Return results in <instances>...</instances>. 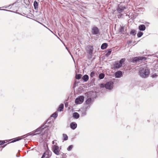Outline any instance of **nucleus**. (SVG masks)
<instances>
[{
    "instance_id": "nucleus-6",
    "label": "nucleus",
    "mask_w": 158,
    "mask_h": 158,
    "mask_svg": "<svg viewBox=\"0 0 158 158\" xmlns=\"http://www.w3.org/2000/svg\"><path fill=\"white\" fill-rule=\"evenodd\" d=\"M92 33L93 35H96L99 33V30L96 27H93L92 28Z\"/></svg>"
},
{
    "instance_id": "nucleus-28",
    "label": "nucleus",
    "mask_w": 158,
    "mask_h": 158,
    "mask_svg": "<svg viewBox=\"0 0 158 158\" xmlns=\"http://www.w3.org/2000/svg\"><path fill=\"white\" fill-rule=\"evenodd\" d=\"M81 77V74H77L76 76V78L77 79H79Z\"/></svg>"
},
{
    "instance_id": "nucleus-7",
    "label": "nucleus",
    "mask_w": 158,
    "mask_h": 158,
    "mask_svg": "<svg viewBox=\"0 0 158 158\" xmlns=\"http://www.w3.org/2000/svg\"><path fill=\"white\" fill-rule=\"evenodd\" d=\"M43 126H42L41 127H40L36 129V130L34 132V135L40 134L41 133L43 129L44 128L43 127Z\"/></svg>"
},
{
    "instance_id": "nucleus-33",
    "label": "nucleus",
    "mask_w": 158,
    "mask_h": 158,
    "mask_svg": "<svg viewBox=\"0 0 158 158\" xmlns=\"http://www.w3.org/2000/svg\"><path fill=\"white\" fill-rule=\"evenodd\" d=\"M10 141H7V140H4V141H2V142H3V144H4L5 143H6L7 142H9L10 141Z\"/></svg>"
},
{
    "instance_id": "nucleus-25",
    "label": "nucleus",
    "mask_w": 158,
    "mask_h": 158,
    "mask_svg": "<svg viewBox=\"0 0 158 158\" xmlns=\"http://www.w3.org/2000/svg\"><path fill=\"white\" fill-rule=\"evenodd\" d=\"M111 52H112V50L111 49H108L107 50V53L106 54V56H108L110 55L111 54Z\"/></svg>"
},
{
    "instance_id": "nucleus-38",
    "label": "nucleus",
    "mask_w": 158,
    "mask_h": 158,
    "mask_svg": "<svg viewBox=\"0 0 158 158\" xmlns=\"http://www.w3.org/2000/svg\"><path fill=\"white\" fill-rule=\"evenodd\" d=\"M41 158H42V157H41Z\"/></svg>"
},
{
    "instance_id": "nucleus-37",
    "label": "nucleus",
    "mask_w": 158,
    "mask_h": 158,
    "mask_svg": "<svg viewBox=\"0 0 158 158\" xmlns=\"http://www.w3.org/2000/svg\"><path fill=\"white\" fill-rule=\"evenodd\" d=\"M54 142L53 141V144H54Z\"/></svg>"
},
{
    "instance_id": "nucleus-22",
    "label": "nucleus",
    "mask_w": 158,
    "mask_h": 158,
    "mask_svg": "<svg viewBox=\"0 0 158 158\" xmlns=\"http://www.w3.org/2000/svg\"><path fill=\"white\" fill-rule=\"evenodd\" d=\"M105 77V75L104 74L101 73L99 75L98 77L100 79H103Z\"/></svg>"
},
{
    "instance_id": "nucleus-34",
    "label": "nucleus",
    "mask_w": 158,
    "mask_h": 158,
    "mask_svg": "<svg viewBox=\"0 0 158 158\" xmlns=\"http://www.w3.org/2000/svg\"><path fill=\"white\" fill-rule=\"evenodd\" d=\"M3 144L2 141H0V145Z\"/></svg>"
},
{
    "instance_id": "nucleus-17",
    "label": "nucleus",
    "mask_w": 158,
    "mask_h": 158,
    "mask_svg": "<svg viewBox=\"0 0 158 158\" xmlns=\"http://www.w3.org/2000/svg\"><path fill=\"white\" fill-rule=\"evenodd\" d=\"M108 46V44L107 43H104L101 46V48L102 49H105L107 48Z\"/></svg>"
},
{
    "instance_id": "nucleus-23",
    "label": "nucleus",
    "mask_w": 158,
    "mask_h": 158,
    "mask_svg": "<svg viewBox=\"0 0 158 158\" xmlns=\"http://www.w3.org/2000/svg\"><path fill=\"white\" fill-rule=\"evenodd\" d=\"M130 34L133 35H135L136 34V31L135 30H132L130 32Z\"/></svg>"
},
{
    "instance_id": "nucleus-18",
    "label": "nucleus",
    "mask_w": 158,
    "mask_h": 158,
    "mask_svg": "<svg viewBox=\"0 0 158 158\" xmlns=\"http://www.w3.org/2000/svg\"><path fill=\"white\" fill-rule=\"evenodd\" d=\"M82 79L85 81H87L89 79V76L87 75H85L82 77Z\"/></svg>"
},
{
    "instance_id": "nucleus-19",
    "label": "nucleus",
    "mask_w": 158,
    "mask_h": 158,
    "mask_svg": "<svg viewBox=\"0 0 158 158\" xmlns=\"http://www.w3.org/2000/svg\"><path fill=\"white\" fill-rule=\"evenodd\" d=\"M125 8V7L121 8L119 7L117 9V10L119 13H120L123 12V11L124 10V9Z\"/></svg>"
},
{
    "instance_id": "nucleus-10",
    "label": "nucleus",
    "mask_w": 158,
    "mask_h": 158,
    "mask_svg": "<svg viewBox=\"0 0 158 158\" xmlns=\"http://www.w3.org/2000/svg\"><path fill=\"white\" fill-rule=\"evenodd\" d=\"M77 125L75 122H72L70 124V127L72 129H75L77 127Z\"/></svg>"
},
{
    "instance_id": "nucleus-14",
    "label": "nucleus",
    "mask_w": 158,
    "mask_h": 158,
    "mask_svg": "<svg viewBox=\"0 0 158 158\" xmlns=\"http://www.w3.org/2000/svg\"><path fill=\"white\" fill-rule=\"evenodd\" d=\"M73 117L76 119L78 118L80 116L79 114L77 112H74L73 114Z\"/></svg>"
},
{
    "instance_id": "nucleus-16",
    "label": "nucleus",
    "mask_w": 158,
    "mask_h": 158,
    "mask_svg": "<svg viewBox=\"0 0 158 158\" xmlns=\"http://www.w3.org/2000/svg\"><path fill=\"white\" fill-rule=\"evenodd\" d=\"M121 66V64L118 62L116 63L114 65V67L116 68H119Z\"/></svg>"
},
{
    "instance_id": "nucleus-11",
    "label": "nucleus",
    "mask_w": 158,
    "mask_h": 158,
    "mask_svg": "<svg viewBox=\"0 0 158 158\" xmlns=\"http://www.w3.org/2000/svg\"><path fill=\"white\" fill-rule=\"evenodd\" d=\"M122 74V73L121 71H118L115 73V76L116 77H121Z\"/></svg>"
},
{
    "instance_id": "nucleus-21",
    "label": "nucleus",
    "mask_w": 158,
    "mask_h": 158,
    "mask_svg": "<svg viewBox=\"0 0 158 158\" xmlns=\"http://www.w3.org/2000/svg\"><path fill=\"white\" fill-rule=\"evenodd\" d=\"M92 102V99L91 98H88L85 101L86 104L88 105L91 103Z\"/></svg>"
},
{
    "instance_id": "nucleus-29",
    "label": "nucleus",
    "mask_w": 158,
    "mask_h": 158,
    "mask_svg": "<svg viewBox=\"0 0 158 158\" xmlns=\"http://www.w3.org/2000/svg\"><path fill=\"white\" fill-rule=\"evenodd\" d=\"M125 60V58L122 59L120 61L119 63H120L122 65V64L124 62Z\"/></svg>"
},
{
    "instance_id": "nucleus-4",
    "label": "nucleus",
    "mask_w": 158,
    "mask_h": 158,
    "mask_svg": "<svg viewBox=\"0 0 158 158\" xmlns=\"http://www.w3.org/2000/svg\"><path fill=\"white\" fill-rule=\"evenodd\" d=\"M113 83L112 81H109L104 85V87L106 89H111L113 88Z\"/></svg>"
},
{
    "instance_id": "nucleus-20",
    "label": "nucleus",
    "mask_w": 158,
    "mask_h": 158,
    "mask_svg": "<svg viewBox=\"0 0 158 158\" xmlns=\"http://www.w3.org/2000/svg\"><path fill=\"white\" fill-rule=\"evenodd\" d=\"M38 2L36 1H35L34 3V6L35 9L38 8Z\"/></svg>"
},
{
    "instance_id": "nucleus-27",
    "label": "nucleus",
    "mask_w": 158,
    "mask_h": 158,
    "mask_svg": "<svg viewBox=\"0 0 158 158\" xmlns=\"http://www.w3.org/2000/svg\"><path fill=\"white\" fill-rule=\"evenodd\" d=\"M143 35V33L141 31H139L137 33V35L138 37H140Z\"/></svg>"
},
{
    "instance_id": "nucleus-12",
    "label": "nucleus",
    "mask_w": 158,
    "mask_h": 158,
    "mask_svg": "<svg viewBox=\"0 0 158 158\" xmlns=\"http://www.w3.org/2000/svg\"><path fill=\"white\" fill-rule=\"evenodd\" d=\"M145 26L143 24L140 25L139 27V29L140 31H144L145 30Z\"/></svg>"
},
{
    "instance_id": "nucleus-32",
    "label": "nucleus",
    "mask_w": 158,
    "mask_h": 158,
    "mask_svg": "<svg viewBox=\"0 0 158 158\" xmlns=\"http://www.w3.org/2000/svg\"><path fill=\"white\" fill-rule=\"evenodd\" d=\"M95 76V73L94 72L91 73L90 76L91 77H93Z\"/></svg>"
},
{
    "instance_id": "nucleus-3",
    "label": "nucleus",
    "mask_w": 158,
    "mask_h": 158,
    "mask_svg": "<svg viewBox=\"0 0 158 158\" xmlns=\"http://www.w3.org/2000/svg\"><path fill=\"white\" fill-rule=\"evenodd\" d=\"M84 97L83 96H80L77 98L75 100V103L77 104H80L84 101Z\"/></svg>"
},
{
    "instance_id": "nucleus-36",
    "label": "nucleus",
    "mask_w": 158,
    "mask_h": 158,
    "mask_svg": "<svg viewBox=\"0 0 158 158\" xmlns=\"http://www.w3.org/2000/svg\"><path fill=\"white\" fill-rule=\"evenodd\" d=\"M67 106L66 104H65V106Z\"/></svg>"
},
{
    "instance_id": "nucleus-9",
    "label": "nucleus",
    "mask_w": 158,
    "mask_h": 158,
    "mask_svg": "<svg viewBox=\"0 0 158 158\" xmlns=\"http://www.w3.org/2000/svg\"><path fill=\"white\" fill-rule=\"evenodd\" d=\"M49 150H47L43 154L42 158H48Z\"/></svg>"
},
{
    "instance_id": "nucleus-8",
    "label": "nucleus",
    "mask_w": 158,
    "mask_h": 158,
    "mask_svg": "<svg viewBox=\"0 0 158 158\" xmlns=\"http://www.w3.org/2000/svg\"><path fill=\"white\" fill-rule=\"evenodd\" d=\"M93 48L92 46H89L88 47V49L87 50V52L91 56L93 54Z\"/></svg>"
},
{
    "instance_id": "nucleus-2",
    "label": "nucleus",
    "mask_w": 158,
    "mask_h": 158,
    "mask_svg": "<svg viewBox=\"0 0 158 158\" xmlns=\"http://www.w3.org/2000/svg\"><path fill=\"white\" fill-rule=\"evenodd\" d=\"M52 150L53 152L57 155H59L60 154V150L58 146L54 145L52 146Z\"/></svg>"
},
{
    "instance_id": "nucleus-15",
    "label": "nucleus",
    "mask_w": 158,
    "mask_h": 158,
    "mask_svg": "<svg viewBox=\"0 0 158 158\" xmlns=\"http://www.w3.org/2000/svg\"><path fill=\"white\" fill-rule=\"evenodd\" d=\"M22 139V138L21 137H18L16 138H15L11 142H9L8 143H14L16 141H18L19 140H21Z\"/></svg>"
},
{
    "instance_id": "nucleus-24",
    "label": "nucleus",
    "mask_w": 158,
    "mask_h": 158,
    "mask_svg": "<svg viewBox=\"0 0 158 158\" xmlns=\"http://www.w3.org/2000/svg\"><path fill=\"white\" fill-rule=\"evenodd\" d=\"M63 137L64 140H67L68 139V137L67 135L65 134H63Z\"/></svg>"
},
{
    "instance_id": "nucleus-30",
    "label": "nucleus",
    "mask_w": 158,
    "mask_h": 158,
    "mask_svg": "<svg viewBox=\"0 0 158 158\" xmlns=\"http://www.w3.org/2000/svg\"><path fill=\"white\" fill-rule=\"evenodd\" d=\"M57 116V112L54 113L52 115V117H54V118H56Z\"/></svg>"
},
{
    "instance_id": "nucleus-31",
    "label": "nucleus",
    "mask_w": 158,
    "mask_h": 158,
    "mask_svg": "<svg viewBox=\"0 0 158 158\" xmlns=\"http://www.w3.org/2000/svg\"><path fill=\"white\" fill-rule=\"evenodd\" d=\"M73 145H71L69 146V147L67 148V150L68 151H70L71 150V149L73 148Z\"/></svg>"
},
{
    "instance_id": "nucleus-35",
    "label": "nucleus",
    "mask_w": 158,
    "mask_h": 158,
    "mask_svg": "<svg viewBox=\"0 0 158 158\" xmlns=\"http://www.w3.org/2000/svg\"><path fill=\"white\" fill-rule=\"evenodd\" d=\"M7 144H5L3 147H4Z\"/></svg>"
},
{
    "instance_id": "nucleus-5",
    "label": "nucleus",
    "mask_w": 158,
    "mask_h": 158,
    "mask_svg": "<svg viewBox=\"0 0 158 158\" xmlns=\"http://www.w3.org/2000/svg\"><path fill=\"white\" fill-rule=\"evenodd\" d=\"M146 58L144 57L143 56H137L136 57H135L133 58L132 59V62H136L137 61H138L140 60H146Z\"/></svg>"
},
{
    "instance_id": "nucleus-13",
    "label": "nucleus",
    "mask_w": 158,
    "mask_h": 158,
    "mask_svg": "<svg viewBox=\"0 0 158 158\" xmlns=\"http://www.w3.org/2000/svg\"><path fill=\"white\" fill-rule=\"evenodd\" d=\"M64 109V105L63 104H60L57 109V111H63Z\"/></svg>"
},
{
    "instance_id": "nucleus-1",
    "label": "nucleus",
    "mask_w": 158,
    "mask_h": 158,
    "mask_svg": "<svg viewBox=\"0 0 158 158\" xmlns=\"http://www.w3.org/2000/svg\"><path fill=\"white\" fill-rule=\"evenodd\" d=\"M150 71L146 65L141 66L139 68V74L142 77H148Z\"/></svg>"
},
{
    "instance_id": "nucleus-26",
    "label": "nucleus",
    "mask_w": 158,
    "mask_h": 158,
    "mask_svg": "<svg viewBox=\"0 0 158 158\" xmlns=\"http://www.w3.org/2000/svg\"><path fill=\"white\" fill-rule=\"evenodd\" d=\"M120 32H121L122 33H124L125 32L124 31V28L123 27H121L120 29Z\"/></svg>"
}]
</instances>
